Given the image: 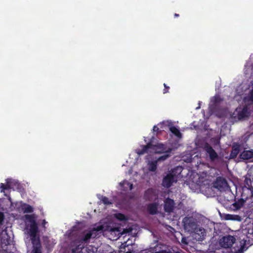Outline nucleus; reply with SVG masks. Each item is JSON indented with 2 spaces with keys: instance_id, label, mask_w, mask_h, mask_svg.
<instances>
[{
  "instance_id": "obj_32",
  "label": "nucleus",
  "mask_w": 253,
  "mask_h": 253,
  "mask_svg": "<svg viewBox=\"0 0 253 253\" xmlns=\"http://www.w3.org/2000/svg\"><path fill=\"white\" fill-rule=\"evenodd\" d=\"M245 192L250 193V194L251 195V197H253V194H252V191L250 189H248V188H246L245 190H244V192L242 194V197H243V194H244V192Z\"/></svg>"
},
{
  "instance_id": "obj_17",
  "label": "nucleus",
  "mask_w": 253,
  "mask_h": 253,
  "mask_svg": "<svg viewBox=\"0 0 253 253\" xmlns=\"http://www.w3.org/2000/svg\"><path fill=\"white\" fill-rule=\"evenodd\" d=\"M147 210L151 214H156L158 211V205L156 203L149 204L148 205Z\"/></svg>"
},
{
  "instance_id": "obj_4",
  "label": "nucleus",
  "mask_w": 253,
  "mask_h": 253,
  "mask_svg": "<svg viewBox=\"0 0 253 253\" xmlns=\"http://www.w3.org/2000/svg\"><path fill=\"white\" fill-rule=\"evenodd\" d=\"M101 224L93 227L87 232H84L80 235L76 240V242L79 244L78 247L81 244L89 242L91 238H95L99 233L104 232V219L101 220Z\"/></svg>"
},
{
  "instance_id": "obj_43",
  "label": "nucleus",
  "mask_w": 253,
  "mask_h": 253,
  "mask_svg": "<svg viewBox=\"0 0 253 253\" xmlns=\"http://www.w3.org/2000/svg\"><path fill=\"white\" fill-rule=\"evenodd\" d=\"M72 252H73V253H75V250H74V249H73V250H72Z\"/></svg>"
},
{
  "instance_id": "obj_35",
  "label": "nucleus",
  "mask_w": 253,
  "mask_h": 253,
  "mask_svg": "<svg viewBox=\"0 0 253 253\" xmlns=\"http://www.w3.org/2000/svg\"><path fill=\"white\" fill-rule=\"evenodd\" d=\"M159 128L156 126H154L153 128V130L154 132H158Z\"/></svg>"
},
{
  "instance_id": "obj_34",
  "label": "nucleus",
  "mask_w": 253,
  "mask_h": 253,
  "mask_svg": "<svg viewBox=\"0 0 253 253\" xmlns=\"http://www.w3.org/2000/svg\"><path fill=\"white\" fill-rule=\"evenodd\" d=\"M3 217H4V216H3V213L0 212V223H1L2 222V221H3Z\"/></svg>"
},
{
  "instance_id": "obj_38",
  "label": "nucleus",
  "mask_w": 253,
  "mask_h": 253,
  "mask_svg": "<svg viewBox=\"0 0 253 253\" xmlns=\"http://www.w3.org/2000/svg\"><path fill=\"white\" fill-rule=\"evenodd\" d=\"M133 252L132 250L128 249V251L126 252L125 253H132Z\"/></svg>"
},
{
  "instance_id": "obj_37",
  "label": "nucleus",
  "mask_w": 253,
  "mask_h": 253,
  "mask_svg": "<svg viewBox=\"0 0 253 253\" xmlns=\"http://www.w3.org/2000/svg\"><path fill=\"white\" fill-rule=\"evenodd\" d=\"M192 159H186L184 161L186 162V163H191L192 162Z\"/></svg>"
},
{
  "instance_id": "obj_39",
  "label": "nucleus",
  "mask_w": 253,
  "mask_h": 253,
  "mask_svg": "<svg viewBox=\"0 0 253 253\" xmlns=\"http://www.w3.org/2000/svg\"><path fill=\"white\" fill-rule=\"evenodd\" d=\"M128 241H127V242H125V246H124V247H128V245H129V243H128V244H127Z\"/></svg>"
},
{
  "instance_id": "obj_11",
  "label": "nucleus",
  "mask_w": 253,
  "mask_h": 253,
  "mask_svg": "<svg viewBox=\"0 0 253 253\" xmlns=\"http://www.w3.org/2000/svg\"><path fill=\"white\" fill-rule=\"evenodd\" d=\"M177 182V179L170 173L168 174L163 179V185L167 188L169 187L174 182Z\"/></svg>"
},
{
  "instance_id": "obj_9",
  "label": "nucleus",
  "mask_w": 253,
  "mask_h": 253,
  "mask_svg": "<svg viewBox=\"0 0 253 253\" xmlns=\"http://www.w3.org/2000/svg\"><path fill=\"white\" fill-rule=\"evenodd\" d=\"M194 231H195V233L193 235L194 238L197 241H202L205 239L206 236V232L205 229L204 228L201 227L199 228L197 227L196 229Z\"/></svg>"
},
{
  "instance_id": "obj_22",
  "label": "nucleus",
  "mask_w": 253,
  "mask_h": 253,
  "mask_svg": "<svg viewBox=\"0 0 253 253\" xmlns=\"http://www.w3.org/2000/svg\"><path fill=\"white\" fill-rule=\"evenodd\" d=\"M120 185L125 191L131 190L132 189V184L127 181L124 180L123 182L120 183Z\"/></svg>"
},
{
  "instance_id": "obj_24",
  "label": "nucleus",
  "mask_w": 253,
  "mask_h": 253,
  "mask_svg": "<svg viewBox=\"0 0 253 253\" xmlns=\"http://www.w3.org/2000/svg\"><path fill=\"white\" fill-rule=\"evenodd\" d=\"M161 159H157V160H155L152 161L151 162H149L148 165V169L150 171H154L157 169V164L158 162V160H161ZM162 160H164L165 159H162Z\"/></svg>"
},
{
  "instance_id": "obj_20",
  "label": "nucleus",
  "mask_w": 253,
  "mask_h": 253,
  "mask_svg": "<svg viewBox=\"0 0 253 253\" xmlns=\"http://www.w3.org/2000/svg\"><path fill=\"white\" fill-rule=\"evenodd\" d=\"M249 114L248 108L247 106H245L242 110L238 113V118L239 119H244L248 117Z\"/></svg>"
},
{
  "instance_id": "obj_14",
  "label": "nucleus",
  "mask_w": 253,
  "mask_h": 253,
  "mask_svg": "<svg viewBox=\"0 0 253 253\" xmlns=\"http://www.w3.org/2000/svg\"><path fill=\"white\" fill-rule=\"evenodd\" d=\"M204 149L206 152L209 155L210 158H218V155L215 150L208 143L206 144Z\"/></svg>"
},
{
  "instance_id": "obj_29",
  "label": "nucleus",
  "mask_w": 253,
  "mask_h": 253,
  "mask_svg": "<svg viewBox=\"0 0 253 253\" xmlns=\"http://www.w3.org/2000/svg\"><path fill=\"white\" fill-rule=\"evenodd\" d=\"M164 86L165 87V88L163 90V93L165 94L166 93L169 92V86H167L166 84H164Z\"/></svg>"
},
{
  "instance_id": "obj_27",
  "label": "nucleus",
  "mask_w": 253,
  "mask_h": 253,
  "mask_svg": "<svg viewBox=\"0 0 253 253\" xmlns=\"http://www.w3.org/2000/svg\"><path fill=\"white\" fill-rule=\"evenodd\" d=\"M115 216L117 219L120 221H124L126 219L125 215L120 213L115 214Z\"/></svg>"
},
{
  "instance_id": "obj_21",
  "label": "nucleus",
  "mask_w": 253,
  "mask_h": 253,
  "mask_svg": "<svg viewBox=\"0 0 253 253\" xmlns=\"http://www.w3.org/2000/svg\"><path fill=\"white\" fill-rule=\"evenodd\" d=\"M246 241L244 240H242L240 242V247L236 250L237 253H242L248 249L246 245Z\"/></svg>"
},
{
  "instance_id": "obj_15",
  "label": "nucleus",
  "mask_w": 253,
  "mask_h": 253,
  "mask_svg": "<svg viewBox=\"0 0 253 253\" xmlns=\"http://www.w3.org/2000/svg\"><path fill=\"white\" fill-rule=\"evenodd\" d=\"M183 169L182 167L178 166L172 169L169 173L171 174L173 177L177 179L178 178L182 177L181 174Z\"/></svg>"
},
{
  "instance_id": "obj_2",
  "label": "nucleus",
  "mask_w": 253,
  "mask_h": 253,
  "mask_svg": "<svg viewBox=\"0 0 253 253\" xmlns=\"http://www.w3.org/2000/svg\"><path fill=\"white\" fill-rule=\"evenodd\" d=\"M174 149L169 147L167 144L162 143H157L153 144L151 139L146 145H142L140 147L135 150V152L141 156L145 154H163L164 155L158 158H168Z\"/></svg>"
},
{
  "instance_id": "obj_41",
  "label": "nucleus",
  "mask_w": 253,
  "mask_h": 253,
  "mask_svg": "<svg viewBox=\"0 0 253 253\" xmlns=\"http://www.w3.org/2000/svg\"><path fill=\"white\" fill-rule=\"evenodd\" d=\"M193 158H198V155H196L194 156V157Z\"/></svg>"
},
{
  "instance_id": "obj_19",
  "label": "nucleus",
  "mask_w": 253,
  "mask_h": 253,
  "mask_svg": "<svg viewBox=\"0 0 253 253\" xmlns=\"http://www.w3.org/2000/svg\"><path fill=\"white\" fill-rule=\"evenodd\" d=\"M224 218L225 220H236L240 221L242 220V218L240 216L238 215H234L230 214H224Z\"/></svg>"
},
{
  "instance_id": "obj_30",
  "label": "nucleus",
  "mask_w": 253,
  "mask_h": 253,
  "mask_svg": "<svg viewBox=\"0 0 253 253\" xmlns=\"http://www.w3.org/2000/svg\"><path fill=\"white\" fill-rule=\"evenodd\" d=\"M221 101V99L219 96H215L214 97V103L215 104H218Z\"/></svg>"
},
{
  "instance_id": "obj_23",
  "label": "nucleus",
  "mask_w": 253,
  "mask_h": 253,
  "mask_svg": "<svg viewBox=\"0 0 253 253\" xmlns=\"http://www.w3.org/2000/svg\"><path fill=\"white\" fill-rule=\"evenodd\" d=\"M7 235L6 231H3L2 233V243L4 244L5 245L10 244V243L12 241V238L11 237H5L4 236Z\"/></svg>"
},
{
  "instance_id": "obj_13",
  "label": "nucleus",
  "mask_w": 253,
  "mask_h": 253,
  "mask_svg": "<svg viewBox=\"0 0 253 253\" xmlns=\"http://www.w3.org/2000/svg\"><path fill=\"white\" fill-rule=\"evenodd\" d=\"M174 201L171 199L167 198L165 201L164 209L167 212H171L173 211L174 208Z\"/></svg>"
},
{
  "instance_id": "obj_3",
  "label": "nucleus",
  "mask_w": 253,
  "mask_h": 253,
  "mask_svg": "<svg viewBox=\"0 0 253 253\" xmlns=\"http://www.w3.org/2000/svg\"><path fill=\"white\" fill-rule=\"evenodd\" d=\"M122 229L120 227L117 226L111 218L104 219V232L107 234H110V239L116 240L121 235L126 233L131 232L132 229Z\"/></svg>"
},
{
  "instance_id": "obj_40",
  "label": "nucleus",
  "mask_w": 253,
  "mask_h": 253,
  "mask_svg": "<svg viewBox=\"0 0 253 253\" xmlns=\"http://www.w3.org/2000/svg\"><path fill=\"white\" fill-rule=\"evenodd\" d=\"M174 16L175 17H177L179 16V14H177V13H175L174 15Z\"/></svg>"
},
{
  "instance_id": "obj_10",
  "label": "nucleus",
  "mask_w": 253,
  "mask_h": 253,
  "mask_svg": "<svg viewBox=\"0 0 253 253\" xmlns=\"http://www.w3.org/2000/svg\"><path fill=\"white\" fill-rule=\"evenodd\" d=\"M144 198L146 200L153 201L157 198V195L155 190L152 188H149L145 191Z\"/></svg>"
},
{
  "instance_id": "obj_25",
  "label": "nucleus",
  "mask_w": 253,
  "mask_h": 253,
  "mask_svg": "<svg viewBox=\"0 0 253 253\" xmlns=\"http://www.w3.org/2000/svg\"><path fill=\"white\" fill-rule=\"evenodd\" d=\"M169 130L177 137L181 138L182 137V134L180 130L175 126L169 127Z\"/></svg>"
},
{
  "instance_id": "obj_42",
  "label": "nucleus",
  "mask_w": 253,
  "mask_h": 253,
  "mask_svg": "<svg viewBox=\"0 0 253 253\" xmlns=\"http://www.w3.org/2000/svg\"><path fill=\"white\" fill-rule=\"evenodd\" d=\"M174 253H183L182 252H176Z\"/></svg>"
},
{
  "instance_id": "obj_16",
  "label": "nucleus",
  "mask_w": 253,
  "mask_h": 253,
  "mask_svg": "<svg viewBox=\"0 0 253 253\" xmlns=\"http://www.w3.org/2000/svg\"><path fill=\"white\" fill-rule=\"evenodd\" d=\"M240 145L238 143H234L232 146V150L229 158H236L240 152Z\"/></svg>"
},
{
  "instance_id": "obj_28",
  "label": "nucleus",
  "mask_w": 253,
  "mask_h": 253,
  "mask_svg": "<svg viewBox=\"0 0 253 253\" xmlns=\"http://www.w3.org/2000/svg\"><path fill=\"white\" fill-rule=\"evenodd\" d=\"M101 201L105 205H110L112 203L110 202L108 199L106 197H102Z\"/></svg>"
},
{
  "instance_id": "obj_33",
  "label": "nucleus",
  "mask_w": 253,
  "mask_h": 253,
  "mask_svg": "<svg viewBox=\"0 0 253 253\" xmlns=\"http://www.w3.org/2000/svg\"><path fill=\"white\" fill-rule=\"evenodd\" d=\"M181 242L185 245H187L188 244V242L187 241V239L185 237L182 238Z\"/></svg>"
},
{
  "instance_id": "obj_26",
  "label": "nucleus",
  "mask_w": 253,
  "mask_h": 253,
  "mask_svg": "<svg viewBox=\"0 0 253 253\" xmlns=\"http://www.w3.org/2000/svg\"><path fill=\"white\" fill-rule=\"evenodd\" d=\"M244 158H253V150L252 151H248L244 152ZM238 158H244L243 157H241V155Z\"/></svg>"
},
{
  "instance_id": "obj_36",
  "label": "nucleus",
  "mask_w": 253,
  "mask_h": 253,
  "mask_svg": "<svg viewBox=\"0 0 253 253\" xmlns=\"http://www.w3.org/2000/svg\"><path fill=\"white\" fill-rule=\"evenodd\" d=\"M47 223V222L45 220H43L42 221V226L43 227H45V225Z\"/></svg>"
},
{
  "instance_id": "obj_31",
  "label": "nucleus",
  "mask_w": 253,
  "mask_h": 253,
  "mask_svg": "<svg viewBox=\"0 0 253 253\" xmlns=\"http://www.w3.org/2000/svg\"><path fill=\"white\" fill-rule=\"evenodd\" d=\"M249 99L251 101L253 102V88L250 92Z\"/></svg>"
},
{
  "instance_id": "obj_18",
  "label": "nucleus",
  "mask_w": 253,
  "mask_h": 253,
  "mask_svg": "<svg viewBox=\"0 0 253 253\" xmlns=\"http://www.w3.org/2000/svg\"><path fill=\"white\" fill-rule=\"evenodd\" d=\"M21 209L24 213H31L34 211V208L29 205L20 203Z\"/></svg>"
},
{
  "instance_id": "obj_12",
  "label": "nucleus",
  "mask_w": 253,
  "mask_h": 253,
  "mask_svg": "<svg viewBox=\"0 0 253 253\" xmlns=\"http://www.w3.org/2000/svg\"><path fill=\"white\" fill-rule=\"evenodd\" d=\"M244 199L243 198L238 199V200H235V202L231 205V209L233 211H238L241 209L243 207L246 202V199L248 197Z\"/></svg>"
},
{
  "instance_id": "obj_1",
  "label": "nucleus",
  "mask_w": 253,
  "mask_h": 253,
  "mask_svg": "<svg viewBox=\"0 0 253 253\" xmlns=\"http://www.w3.org/2000/svg\"><path fill=\"white\" fill-rule=\"evenodd\" d=\"M24 218L26 224L25 242L28 248L27 253H41L38 229L36 222L37 216L35 214H27Z\"/></svg>"
},
{
  "instance_id": "obj_5",
  "label": "nucleus",
  "mask_w": 253,
  "mask_h": 253,
  "mask_svg": "<svg viewBox=\"0 0 253 253\" xmlns=\"http://www.w3.org/2000/svg\"><path fill=\"white\" fill-rule=\"evenodd\" d=\"M215 188L220 191L225 190L228 188V184L226 180L221 177H218L216 178L215 181L213 183V186L211 187H207L206 188V192H208L207 194H209L211 196H213L211 193V192L212 191V189Z\"/></svg>"
},
{
  "instance_id": "obj_8",
  "label": "nucleus",
  "mask_w": 253,
  "mask_h": 253,
  "mask_svg": "<svg viewBox=\"0 0 253 253\" xmlns=\"http://www.w3.org/2000/svg\"><path fill=\"white\" fill-rule=\"evenodd\" d=\"M236 239L231 235H227L221 238L219 241V244L221 247L229 248L232 247L235 242Z\"/></svg>"
},
{
  "instance_id": "obj_7",
  "label": "nucleus",
  "mask_w": 253,
  "mask_h": 253,
  "mask_svg": "<svg viewBox=\"0 0 253 253\" xmlns=\"http://www.w3.org/2000/svg\"><path fill=\"white\" fill-rule=\"evenodd\" d=\"M20 186L19 183L15 179H7L6 180V184L4 185L3 183L0 184L1 192H3L5 189H13V190H17Z\"/></svg>"
},
{
  "instance_id": "obj_6",
  "label": "nucleus",
  "mask_w": 253,
  "mask_h": 253,
  "mask_svg": "<svg viewBox=\"0 0 253 253\" xmlns=\"http://www.w3.org/2000/svg\"><path fill=\"white\" fill-rule=\"evenodd\" d=\"M184 229L188 232H192L197 227V219L192 216H186L182 220Z\"/></svg>"
}]
</instances>
